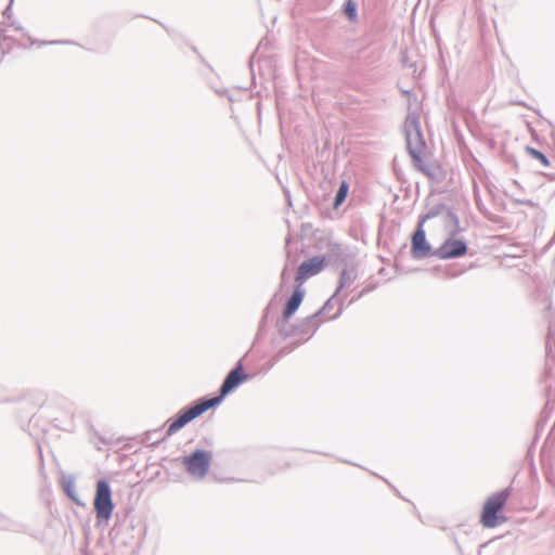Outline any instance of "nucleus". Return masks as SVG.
<instances>
[{"instance_id": "6", "label": "nucleus", "mask_w": 555, "mask_h": 555, "mask_svg": "<svg viewBox=\"0 0 555 555\" xmlns=\"http://www.w3.org/2000/svg\"><path fill=\"white\" fill-rule=\"evenodd\" d=\"M467 245L462 240L450 237L438 249L433 251V256L440 259H453L465 255Z\"/></svg>"}, {"instance_id": "11", "label": "nucleus", "mask_w": 555, "mask_h": 555, "mask_svg": "<svg viewBox=\"0 0 555 555\" xmlns=\"http://www.w3.org/2000/svg\"><path fill=\"white\" fill-rule=\"evenodd\" d=\"M305 296V291L301 288H296L292 294L291 298L286 302V307L283 312L284 319L291 318L298 307L300 306L302 298Z\"/></svg>"}, {"instance_id": "2", "label": "nucleus", "mask_w": 555, "mask_h": 555, "mask_svg": "<svg viewBox=\"0 0 555 555\" xmlns=\"http://www.w3.org/2000/svg\"><path fill=\"white\" fill-rule=\"evenodd\" d=\"M93 506L99 522H107L111 519L114 511V503L112 500L111 487L106 480H99L96 482Z\"/></svg>"}, {"instance_id": "17", "label": "nucleus", "mask_w": 555, "mask_h": 555, "mask_svg": "<svg viewBox=\"0 0 555 555\" xmlns=\"http://www.w3.org/2000/svg\"><path fill=\"white\" fill-rule=\"evenodd\" d=\"M345 13L350 20H354L357 16L356 4L352 1H348L345 7Z\"/></svg>"}, {"instance_id": "9", "label": "nucleus", "mask_w": 555, "mask_h": 555, "mask_svg": "<svg viewBox=\"0 0 555 555\" xmlns=\"http://www.w3.org/2000/svg\"><path fill=\"white\" fill-rule=\"evenodd\" d=\"M412 254L417 259L424 258L430 254L433 255L431 247L426 241V234L422 223L418 224L412 236Z\"/></svg>"}, {"instance_id": "8", "label": "nucleus", "mask_w": 555, "mask_h": 555, "mask_svg": "<svg viewBox=\"0 0 555 555\" xmlns=\"http://www.w3.org/2000/svg\"><path fill=\"white\" fill-rule=\"evenodd\" d=\"M411 158L413 166L428 179L440 180L442 178V169L435 160L423 157L422 154Z\"/></svg>"}, {"instance_id": "1", "label": "nucleus", "mask_w": 555, "mask_h": 555, "mask_svg": "<svg viewBox=\"0 0 555 555\" xmlns=\"http://www.w3.org/2000/svg\"><path fill=\"white\" fill-rule=\"evenodd\" d=\"M220 403V398H210L201 400L195 405L181 411L177 418L169 425L167 436H171L184 427L188 423L206 412L208 409L214 408Z\"/></svg>"}, {"instance_id": "5", "label": "nucleus", "mask_w": 555, "mask_h": 555, "mask_svg": "<svg viewBox=\"0 0 555 555\" xmlns=\"http://www.w3.org/2000/svg\"><path fill=\"white\" fill-rule=\"evenodd\" d=\"M406 149L411 157L422 154L425 142L421 132L420 118L416 114H409L404 122Z\"/></svg>"}, {"instance_id": "12", "label": "nucleus", "mask_w": 555, "mask_h": 555, "mask_svg": "<svg viewBox=\"0 0 555 555\" xmlns=\"http://www.w3.org/2000/svg\"><path fill=\"white\" fill-rule=\"evenodd\" d=\"M444 225L451 236L456 235L461 231L459 218L453 211H447L444 216Z\"/></svg>"}, {"instance_id": "7", "label": "nucleus", "mask_w": 555, "mask_h": 555, "mask_svg": "<svg viewBox=\"0 0 555 555\" xmlns=\"http://www.w3.org/2000/svg\"><path fill=\"white\" fill-rule=\"evenodd\" d=\"M248 379V375L244 373L243 364L240 361L237 365L227 375L220 388V402L223 397L234 390L241 383Z\"/></svg>"}, {"instance_id": "16", "label": "nucleus", "mask_w": 555, "mask_h": 555, "mask_svg": "<svg viewBox=\"0 0 555 555\" xmlns=\"http://www.w3.org/2000/svg\"><path fill=\"white\" fill-rule=\"evenodd\" d=\"M527 151H528V153L532 157H534L535 159L540 160L543 166H547L548 165V159L540 151H538L535 149H532V147H527Z\"/></svg>"}, {"instance_id": "14", "label": "nucleus", "mask_w": 555, "mask_h": 555, "mask_svg": "<svg viewBox=\"0 0 555 555\" xmlns=\"http://www.w3.org/2000/svg\"><path fill=\"white\" fill-rule=\"evenodd\" d=\"M63 489L65 491V493L73 500L75 501L76 503L79 504V501L77 499V493H76V487H75V481L73 478H65L63 480Z\"/></svg>"}, {"instance_id": "20", "label": "nucleus", "mask_w": 555, "mask_h": 555, "mask_svg": "<svg viewBox=\"0 0 555 555\" xmlns=\"http://www.w3.org/2000/svg\"><path fill=\"white\" fill-rule=\"evenodd\" d=\"M4 14H5V15H9V14H10V7H8V8L5 9Z\"/></svg>"}, {"instance_id": "13", "label": "nucleus", "mask_w": 555, "mask_h": 555, "mask_svg": "<svg viewBox=\"0 0 555 555\" xmlns=\"http://www.w3.org/2000/svg\"><path fill=\"white\" fill-rule=\"evenodd\" d=\"M348 190H349L348 183L343 181L339 185V189H338L336 195H335V199H334L335 208L339 207L345 202L347 194H348Z\"/></svg>"}, {"instance_id": "10", "label": "nucleus", "mask_w": 555, "mask_h": 555, "mask_svg": "<svg viewBox=\"0 0 555 555\" xmlns=\"http://www.w3.org/2000/svg\"><path fill=\"white\" fill-rule=\"evenodd\" d=\"M324 257L319 256L313 257L307 261H304L297 270L296 281L304 282L308 278L318 274L320 271H322L324 267Z\"/></svg>"}, {"instance_id": "18", "label": "nucleus", "mask_w": 555, "mask_h": 555, "mask_svg": "<svg viewBox=\"0 0 555 555\" xmlns=\"http://www.w3.org/2000/svg\"><path fill=\"white\" fill-rule=\"evenodd\" d=\"M37 43L38 46L42 44H61V43H67V41H37L33 42V44Z\"/></svg>"}, {"instance_id": "19", "label": "nucleus", "mask_w": 555, "mask_h": 555, "mask_svg": "<svg viewBox=\"0 0 555 555\" xmlns=\"http://www.w3.org/2000/svg\"><path fill=\"white\" fill-rule=\"evenodd\" d=\"M291 350H288L287 348H282L279 352H278V358H281L283 357L284 354L288 353Z\"/></svg>"}, {"instance_id": "15", "label": "nucleus", "mask_w": 555, "mask_h": 555, "mask_svg": "<svg viewBox=\"0 0 555 555\" xmlns=\"http://www.w3.org/2000/svg\"><path fill=\"white\" fill-rule=\"evenodd\" d=\"M352 282V279L350 276V274L344 270L341 273H340V276H339V284H338V287L336 289V293L334 295V297L338 296V294L340 293V291L343 288H345L346 286H349Z\"/></svg>"}, {"instance_id": "4", "label": "nucleus", "mask_w": 555, "mask_h": 555, "mask_svg": "<svg viewBox=\"0 0 555 555\" xmlns=\"http://www.w3.org/2000/svg\"><path fill=\"white\" fill-rule=\"evenodd\" d=\"M212 455L209 451L195 450L188 456L182 457L188 474L197 480H202L209 472Z\"/></svg>"}, {"instance_id": "3", "label": "nucleus", "mask_w": 555, "mask_h": 555, "mask_svg": "<svg viewBox=\"0 0 555 555\" xmlns=\"http://www.w3.org/2000/svg\"><path fill=\"white\" fill-rule=\"evenodd\" d=\"M509 494V489H504L488 498L481 514V524L483 527L494 528L501 522L498 513L505 505Z\"/></svg>"}]
</instances>
